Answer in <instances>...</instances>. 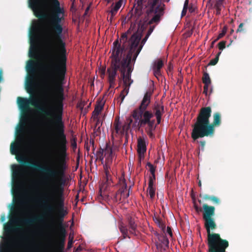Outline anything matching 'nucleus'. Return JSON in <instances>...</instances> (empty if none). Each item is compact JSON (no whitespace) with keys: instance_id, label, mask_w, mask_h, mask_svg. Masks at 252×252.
I'll return each mask as SVG.
<instances>
[{"instance_id":"obj_10","label":"nucleus","mask_w":252,"mask_h":252,"mask_svg":"<svg viewBox=\"0 0 252 252\" xmlns=\"http://www.w3.org/2000/svg\"><path fill=\"white\" fill-rule=\"evenodd\" d=\"M152 9L154 11V15L152 19L148 22L149 24L158 23L159 22L160 17L163 15L164 5L160 3L157 6L156 4L154 8L152 7Z\"/></svg>"},{"instance_id":"obj_13","label":"nucleus","mask_w":252,"mask_h":252,"mask_svg":"<svg viewBox=\"0 0 252 252\" xmlns=\"http://www.w3.org/2000/svg\"><path fill=\"white\" fill-rule=\"evenodd\" d=\"M146 151V145L144 138H139L137 144V152L139 159L141 161L144 158V154Z\"/></svg>"},{"instance_id":"obj_16","label":"nucleus","mask_w":252,"mask_h":252,"mask_svg":"<svg viewBox=\"0 0 252 252\" xmlns=\"http://www.w3.org/2000/svg\"><path fill=\"white\" fill-rule=\"evenodd\" d=\"M106 181L104 184H102L100 187V195L102 197H104L107 195V194L105 193V191L106 189H107V188L108 186L111 185V179L110 178L108 172L106 171Z\"/></svg>"},{"instance_id":"obj_48","label":"nucleus","mask_w":252,"mask_h":252,"mask_svg":"<svg viewBox=\"0 0 252 252\" xmlns=\"http://www.w3.org/2000/svg\"><path fill=\"white\" fill-rule=\"evenodd\" d=\"M49 121L51 122V121H52V120H49Z\"/></svg>"},{"instance_id":"obj_4","label":"nucleus","mask_w":252,"mask_h":252,"mask_svg":"<svg viewBox=\"0 0 252 252\" xmlns=\"http://www.w3.org/2000/svg\"><path fill=\"white\" fill-rule=\"evenodd\" d=\"M211 114L210 107H203L201 109L191 132V137L193 140L205 136H212L214 134L215 127L219 125L220 123V117L218 113L214 114V122L211 124L209 121Z\"/></svg>"},{"instance_id":"obj_23","label":"nucleus","mask_w":252,"mask_h":252,"mask_svg":"<svg viewBox=\"0 0 252 252\" xmlns=\"http://www.w3.org/2000/svg\"><path fill=\"white\" fill-rule=\"evenodd\" d=\"M134 35H136V36H138V37H139V40L138 41V42L137 43V47H140L141 46L142 47H143V44H144V43L146 42L147 39H145L144 38L142 41V45H139V42H140V39H141V36H140L139 34L138 33H134L131 37L129 41V43H128V44L129 45V51H128V53H129L130 52V49H131V38H132V37Z\"/></svg>"},{"instance_id":"obj_6","label":"nucleus","mask_w":252,"mask_h":252,"mask_svg":"<svg viewBox=\"0 0 252 252\" xmlns=\"http://www.w3.org/2000/svg\"><path fill=\"white\" fill-rule=\"evenodd\" d=\"M10 150L12 154L17 156L18 160L25 162L28 160V154L30 152L31 148L21 136L17 138L14 143L11 144Z\"/></svg>"},{"instance_id":"obj_37","label":"nucleus","mask_w":252,"mask_h":252,"mask_svg":"<svg viewBox=\"0 0 252 252\" xmlns=\"http://www.w3.org/2000/svg\"><path fill=\"white\" fill-rule=\"evenodd\" d=\"M187 8L183 7L182 12V16H183L186 15L187 11Z\"/></svg>"},{"instance_id":"obj_36","label":"nucleus","mask_w":252,"mask_h":252,"mask_svg":"<svg viewBox=\"0 0 252 252\" xmlns=\"http://www.w3.org/2000/svg\"><path fill=\"white\" fill-rule=\"evenodd\" d=\"M243 23L240 24L239 25V27H238V28L237 29V32H240L242 31V30H243Z\"/></svg>"},{"instance_id":"obj_12","label":"nucleus","mask_w":252,"mask_h":252,"mask_svg":"<svg viewBox=\"0 0 252 252\" xmlns=\"http://www.w3.org/2000/svg\"><path fill=\"white\" fill-rule=\"evenodd\" d=\"M111 66L107 69V73L108 76V81L110 88H113L115 86L116 82V77L117 76V71L118 68L115 67L112 64V54L111 56Z\"/></svg>"},{"instance_id":"obj_34","label":"nucleus","mask_w":252,"mask_h":252,"mask_svg":"<svg viewBox=\"0 0 252 252\" xmlns=\"http://www.w3.org/2000/svg\"><path fill=\"white\" fill-rule=\"evenodd\" d=\"M225 33H226V30L225 29H224L222 30L221 32L219 34L218 37L217 38V40H218L220 38L222 37L225 35Z\"/></svg>"},{"instance_id":"obj_45","label":"nucleus","mask_w":252,"mask_h":252,"mask_svg":"<svg viewBox=\"0 0 252 252\" xmlns=\"http://www.w3.org/2000/svg\"><path fill=\"white\" fill-rule=\"evenodd\" d=\"M221 54V52H220L219 53H218V54H217V56L216 57H218V59L219 58V56Z\"/></svg>"},{"instance_id":"obj_41","label":"nucleus","mask_w":252,"mask_h":252,"mask_svg":"<svg viewBox=\"0 0 252 252\" xmlns=\"http://www.w3.org/2000/svg\"><path fill=\"white\" fill-rule=\"evenodd\" d=\"M89 10H90V6H88L85 10V12L84 14L85 15H86L87 14V13Z\"/></svg>"},{"instance_id":"obj_18","label":"nucleus","mask_w":252,"mask_h":252,"mask_svg":"<svg viewBox=\"0 0 252 252\" xmlns=\"http://www.w3.org/2000/svg\"><path fill=\"white\" fill-rule=\"evenodd\" d=\"M155 181H153L152 178H151L149 182V186L148 192L151 198H153L155 195L156 188L155 185Z\"/></svg>"},{"instance_id":"obj_29","label":"nucleus","mask_w":252,"mask_h":252,"mask_svg":"<svg viewBox=\"0 0 252 252\" xmlns=\"http://www.w3.org/2000/svg\"><path fill=\"white\" fill-rule=\"evenodd\" d=\"M120 231L124 235L125 238H126V236L127 234V230L126 228L124 226H121L120 227Z\"/></svg>"},{"instance_id":"obj_44","label":"nucleus","mask_w":252,"mask_h":252,"mask_svg":"<svg viewBox=\"0 0 252 252\" xmlns=\"http://www.w3.org/2000/svg\"><path fill=\"white\" fill-rule=\"evenodd\" d=\"M217 39L216 40H215L214 41L212 42V45H211V47H213V45L215 43V42L217 41Z\"/></svg>"},{"instance_id":"obj_27","label":"nucleus","mask_w":252,"mask_h":252,"mask_svg":"<svg viewBox=\"0 0 252 252\" xmlns=\"http://www.w3.org/2000/svg\"><path fill=\"white\" fill-rule=\"evenodd\" d=\"M130 231L131 233H133L136 229V225L135 222L132 220H130L129 222Z\"/></svg>"},{"instance_id":"obj_35","label":"nucleus","mask_w":252,"mask_h":252,"mask_svg":"<svg viewBox=\"0 0 252 252\" xmlns=\"http://www.w3.org/2000/svg\"><path fill=\"white\" fill-rule=\"evenodd\" d=\"M166 233L170 236V237H172V231H171V229L169 227H167V230H166Z\"/></svg>"},{"instance_id":"obj_24","label":"nucleus","mask_w":252,"mask_h":252,"mask_svg":"<svg viewBox=\"0 0 252 252\" xmlns=\"http://www.w3.org/2000/svg\"><path fill=\"white\" fill-rule=\"evenodd\" d=\"M147 1L148 3L151 5L152 7L154 8L155 5L158 3L159 0H137L138 2L141 3V4L147 2Z\"/></svg>"},{"instance_id":"obj_2","label":"nucleus","mask_w":252,"mask_h":252,"mask_svg":"<svg viewBox=\"0 0 252 252\" xmlns=\"http://www.w3.org/2000/svg\"><path fill=\"white\" fill-rule=\"evenodd\" d=\"M13 176L14 183L13 190L15 197L17 198L16 208L13 212V216L10 219L9 223L4 227L7 239L14 245L16 237L10 235L11 232L16 235L17 237L21 235L22 229L19 227L12 228L13 225L22 226L24 224L23 218L24 216L25 202L23 199V191L24 189L25 180L28 175V167L24 165H13Z\"/></svg>"},{"instance_id":"obj_22","label":"nucleus","mask_w":252,"mask_h":252,"mask_svg":"<svg viewBox=\"0 0 252 252\" xmlns=\"http://www.w3.org/2000/svg\"><path fill=\"white\" fill-rule=\"evenodd\" d=\"M224 0H217L215 4V8L216 9V13L217 15L220 14V11L223 7V1Z\"/></svg>"},{"instance_id":"obj_3","label":"nucleus","mask_w":252,"mask_h":252,"mask_svg":"<svg viewBox=\"0 0 252 252\" xmlns=\"http://www.w3.org/2000/svg\"><path fill=\"white\" fill-rule=\"evenodd\" d=\"M139 39L136 35L132 37L130 52L126 57L125 48L127 45L126 42V33L124 34L120 39L121 42L123 43V48L119 44L118 41H115L113 44L112 64L120 71L125 86H130L133 82L131 79L132 65L142 49L141 46L138 47L137 46Z\"/></svg>"},{"instance_id":"obj_39","label":"nucleus","mask_w":252,"mask_h":252,"mask_svg":"<svg viewBox=\"0 0 252 252\" xmlns=\"http://www.w3.org/2000/svg\"><path fill=\"white\" fill-rule=\"evenodd\" d=\"M188 4H189V0H186L184 4V7L187 8L188 7Z\"/></svg>"},{"instance_id":"obj_15","label":"nucleus","mask_w":252,"mask_h":252,"mask_svg":"<svg viewBox=\"0 0 252 252\" xmlns=\"http://www.w3.org/2000/svg\"><path fill=\"white\" fill-rule=\"evenodd\" d=\"M203 218L204 219H208L212 218L214 215L215 208L212 206H209L206 204L203 205Z\"/></svg>"},{"instance_id":"obj_14","label":"nucleus","mask_w":252,"mask_h":252,"mask_svg":"<svg viewBox=\"0 0 252 252\" xmlns=\"http://www.w3.org/2000/svg\"><path fill=\"white\" fill-rule=\"evenodd\" d=\"M163 65L162 60L158 59L155 61L153 64V70L154 74L156 77H158L160 75V69Z\"/></svg>"},{"instance_id":"obj_25","label":"nucleus","mask_w":252,"mask_h":252,"mask_svg":"<svg viewBox=\"0 0 252 252\" xmlns=\"http://www.w3.org/2000/svg\"><path fill=\"white\" fill-rule=\"evenodd\" d=\"M147 166L148 167L149 170H150V171L152 174V176L150 177V179L151 178H152V179L153 180V181H155L156 177H155V167L153 166V165H152L150 163H148L147 164Z\"/></svg>"},{"instance_id":"obj_20","label":"nucleus","mask_w":252,"mask_h":252,"mask_svg":"<svg viewBox=\"0 0 252 252\" xmlns=\"http://www.w3.org/2000/svg\"><path fill=\"white\" fill-rule=\"evenodd\" d=\"M103 105L104 103L103 102H100L97 104L93 113V117L94 119L97 118V116L101 111Z\"/></svg>"},{"instance_id":"obj_7","label":"nucleus","mask_w":252,"mask_h":252,"mask_svg":"<svg viewBox=\"0 0 252 252\" xmlns=\"http://www.w3.org/2000/svg\"><path fill=\"white\" fill-rule=\"evenodd\" d=\"M205 225L208 233V245L211 249L217 250L218 251V246H221L222 245L226 244V241L221 239L218 234H211L210 229L215 228L216 224L212 218L205 220Z\"/></svg>"},{"instance_id":"obj_33","label":"nucleus","mask_w":252,"mask_h":252,"mask_svg":"<svg viewBox=\"0 0 252 252\" xmlns=\"http://www.w3.org/2000/svg\"><path fill=\"white\" fill-rule=\"evenodd\" d=\"M99 72L100 73L101 77L104 78L105 74V68L103 67L99 69Z\"/></svg>"},{"instance_id":"obj_40","label":"nucleus","mask_w":252,"mask_h":252,"mask_svg":"<svg viewBox=\"0 0 252 252\" xmlns=\"http://www.w3.org/2000/svg\"><path fill=\"white\" fill-rule=\"evenodd\" d=\"M163 243L164 244H165V245H168L169 242H168V240L167 239V238H164V240H163Z\"/></svg>"},{"instance_id":"obj_26","label":"nucleus","mask_w":252,"mask_h":252,"mask_svg":"<svg viewBox=\"0 0 252 252\" xmlns=\"http://www.w3.org/2000/svg\"><path fill=\"white\" fill-rule=\"evenodd\" d=\"M203 82L204 84H211V79L209 74L205 73L203 77Z\"/></svg>"},{"instance_id":"obj_19","label":"nucleus","mask_w":252,"mask_h":252,"mask_svg":"<svg viewBox=\"0 0 252 252\" xmlns=\"http://www.w3.org/2000/svg\"><path fill=\"white\" fill-rule=\"evenodd\" d=\"M114 127L116 133L122 134L124 132L125 128L124 126H122L119 118L115 120L114 123Z\"/></svg>"},{"instance_id":"obj_5","label":"nucleus","mask_w":252,"mask_h":252,"mask_svg":"<svg viewBox=\"0 0 252 252\" xmlns=\"http://www.w3.org/2000/svg\"><path fill=\"white\" fill-rule=\"evenodd\" d=\"M153 111H145L140 114L138 119H134L135 120V125L137 123L139 127H144L145 131L151 138L154 137V132L157 125L161 122V116L164 113L163 106L160 103H156L153 106Z\"/></svg>"},{"instance_id":"obj_8","label":"nucleus","mask_w":252,"mask_h":252,"mask_svg":"<svg viewBox=\"0 0 252 252\" xmlns=\"http://www.w3.org/2000/svg\"><path fill=\"white\" fill-rule=\"evenodd\" d=\"M151 101V94L146 93L140 103L139 107L135 109L132 113V116L133 119H138V117L140 116V114L144 113L146 111V109L149 105Z\"/></svg>"},{"instance_id":"obj_38","label":"nucleus","mask_w":252,"mask_h":252,"mask_svg":"<svg viewBox=\"0 0 252 252\" xmlns=\"http://www.w3.org/2000/svg\"><path fill=\"white\" fill-rule=\"evenodd\" d=\"M154 30V28H150V29L149 30L148 32H147V36H149L151 33L153 32Z\"/></svg>"},{"instance_id":"obj_11","label":"nucleus","mask_w":252,"mask_h":252,"mask_svg":"<svg viewBox=\"0 0 252 252\" xmlns=\"http://www.w3.org/2000/svg\"><path fill=\"white\" fill-rule=\"evenodd\" d=\"M32 110V109L29 108L28 111L25 114L21 120L23 124L27 125V132L29 134L33 133L35 130L33 120L31 121L29 116V113Z\"/></svg>"},{"instance_id":"obj_42","label":"nucleus","mask_w":252,"mask_h":252,"mask_svg":"<svg viewBox=\"0 0 252 252\" xmlns=\"http://www.w3.org/2000/svg\"><path fill=\"white\" fill-rule=\"evenodd\" d=\"M212 200L213 201H214V202H217V203L219 202V200L218 199V198H217L216 197L212 198Z\"/></svg>"},{"instance_id":"obj_43","label":"nucleus","mask_w":252,"mask_h":252,"mask_svg":"<svg viewBox=\"0 0 252 252\" xmlns=\"http://www.w3.org/2000/svg\"><path fill=\"white\" fill-rule=\"evenodd\" d=\"M33 164L34 165H37V166H39V165L37 164V162H32Z\"/></svg>"},{"instance_id":"obj_21","label":"nucleus","mask_w":252,"mask_h":252,"mask_svg":"<svg viewBox=\"0 0 252 252\" xmlns=\"http://www.w3.org/2000/svg\"><path fill=\"white\" fill-rule=\"evenodd\" d=\"M124 1V0H119V1L116 3L115 5L112 7L110 11L112 16H114L116 14L118 10L122 6Z\"/></svg>"},{"instance_id":"obj_1","label":"nucleus","mask_w":252,"mask_h":252,"mask_svg":"<svg viewBox=\"0 0 252 252\" xmlns=\"http://www.w3.org/2000/svg\"><path fill=\"white\" fill-rule=\"evenodd\" d=\"M37 17L45 16L44 21L32 22L29 55L36 61L30 60L27 64L29 77L26 82L30 99L18 97L19 107L25 109L31 103L54 119L55 146L50 149L54 158L43 166L47 187L40 194L42 202H63V189L60 181L63 173L55 160H63L66 156L67 141L62 120L63 99V80L66 71L65 43L61 38L60 23L64 17V8L61 4H29Z\"/></svg>"},{"instance_id":"obj_17","label":"nucleus","mask_w":252,"mask_h":252,"mask_svg":"<svg viewBox=\"0 0 252 252\" xmlns=\"http://www.w3.org/2000/svg\"><path fill=\"white\" fill-rule=\"evenodd\" d=\"M120 185L121 188L119 191L121 192V197L124 198H127L129 196V192L125 193V190L126 189L127 185L124 179H121L120 180Z\"/></svg>"},{"instance_id":"obj_32","label":"nucleus","mask_w":252,"mask_h":252,"mask_svg":"<svg viewBox=\"0 0 252 252\" xmlns=\"http://www.w3.org/2000/svg\"><path fill=\"white\" fill-rule=\"evenodd\" d=\"M219 59L218 57H216L215 59L212 60L210 62V64L211 65H215L218 62Z\"/></svg>"},{"instance_id":"obj_30","label":"nucleus","mask_w":252,"mask_h":252,"mask_svg":"<svg viewBox=\"0 0 252 252\" xmlns=\"http://www.w3.org/2000/svg\"><path fill=\"white\" fill-rule=\"evenodd\" d=\"M225 47V42L221 41L219 43V48L220 50H222Z\"/></svg>"},{"instance_id":"obj_28","label":"nucleus","mask_w":252,"mask_h":252,"mask_svg":"<svg viewBox=\"0 0 252 252\" xmlns=\"http://www.w3.org/2000/svg\"><path fill=\"white\" fill-rule=\"evenodd\" d=\"M129 87L130 86H125L123 91L121 93V96L123 100L124 99L125 96L128 93Z\"/></svg>"},{"instance_id":"obj_46","label":"nucleus","mask_w":252,"mask_h":252,"mask_svg":"<svg viewBox=\"0 0 252 252\" xmlns=\"http://www.w3.org/2000/svg\"><path fill=\"white\" fill-rule=\"evenodd\" d=\"M149 36H147V34H146L145 37L144 38L145 39H146L147 40V39L148 38Z\"/></svg>"},{"instance_id":"obj_9","label":"nucleus","mask_w":252,"mask_h":252,"mask_svg":"<svg viewBox=\"0 0 252 252\" xmlns=\"http://www.w3.org/2000/svg\"><path fill=\"white\" fill-rule=\"evenodd\" d=\"M116 150L117 147L107 146L102 151V161H105L107 164L111 163L115 158Z\"/></svg>"},{"instance_id":"obj_47","label":"nucleus","mask_w":252,"mask_h":252,"mask_svg":"<svg viewBox=\"0 0 252 252\" xmlns=\"http://www.w3.org/2000/svg\"><path fill=\"white\" fill-rule=\"evenodd\" d=\"M132 120H130V121H129V124H128V125H129V126L131 124V123H132Z\"/></svg>"},{"instance_id":"obj_31","label":"nucleus","mask_w":252,"mask_h":252,"mask_svg":"<svg viewBox=\"0 0 252 252\" xmlns=\"http://www.w3.org/2000/svg\"><path fill=\"white\" fill-rule=\"evenodd\" d=\"M211 84H204V91L203 93L205 94L206 95L207 94L208 92V89Z\"/></svg>"}]
</instances>
